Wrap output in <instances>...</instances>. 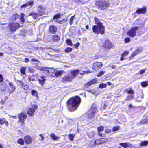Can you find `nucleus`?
<instances>
[{
    "mask_svg": "<svg viewBox=\"0 0 148 148\" xmlns=\"http://www.w3.org/2000/svg\"><path fill=\"white\" fill-rule=\"evenodd\" d=\"M20 84L21 85L22 88L25 90H27L28 89L29 87L26 84L23 83L20 81Z\"/></svg>",
    "mask_w": 148,
    "mask_h": 148,
    "instance_id": "nucleus-21",
    "label": "nucleus"
},
{
    "mask_svg": "<svg viewBox=\"0 0 148 148\" xmlns=\"http://www.w3.org/2000/svg\"><path fill=\"white\" fill-rule=\"evenodd\" d=\"M38 108L37 105H32L31 107L29 108L27 111V114L30 116H33L35 110Z\"/></svg>",
    "mask_w": 148,
    "mask_h": 148,
    "instance_id": "nucleus-5",
    "label": "nucleus"
},
{
    "mask_svg": "<svg viewBox=\"0 0 148 148\" xmlns=\"http://www.w3.org/2000/svg\"><path fill=\"white\" fill-rule=\"evenodd\" d=\"M40 79H38V80L39 81L40 83L42 85H43V83L46 80V79H45V78L42 77V76H41L40 77Z\"/></svg>",
    "mask_w": 148,
    "mask_h": 148,
    "instance_id": "nucleus-25",
    "label": "nucleus"
},
{
    "mask_svg": "<svg viewBox=\"0 0 148 148\" xmlns=\"http://www.w3.org/2000/svg\"><path fill=\"white\" fill-rule=\"evenodd\" d=\"M104 72L101 71L97 75V76L98 77H100L104 73Z\"/></svg>",
    "mask_w": 148,
    "mask_h": 148,
    "instance_id": "nucleus-52",
    "label": "nucleus"
},
{
    "mask_svg": "<svg viewBox=\"0 0 148 148\" xmlns=\"http://www.w3.org/2000/svg\"><path fill=\"white\" fill-rule=\"evenodd\" d=\"M146 11V8L144 7L142 8L139 9L136 11V13L138 14H144Z\"/></svg>",
    "mask_w": 148,
    "mask_h": 148,
    "instance_id": "nucleus-18",
    "label": "nucleus"
},
{
    "mask_svg": "<svg viewBox=\"0 0 148 148\" xmlns=\"http://www.w3.org/2000/svg\"><path fill=\"white\" fill-rule=\"evenodd\" d=\"M120 129V127L119 126L114 127L113 128V131L115 132L118 130Z\"/></svg>",
    "mask_w": 148,
    "mask_h": 148,
    "instance_id": "nucleus-42",
    "label": "nucleus"
},
{
    "mask_svg": "<svg viewBox=\"0 0 148 148\" xmlns=\"http://www.w3.org/2000/svg\"><path fill=\"white\" fill-rule=\"evenodd\" d=\"M26 69V67H23L21 69V73L23 74L25 73V71Z\"/></svg>",
    "mask_w": 148,
    "mask_h": 148,
    "instance_id": "nucleus-41",
    "label": "nucleus"
},
{
    "mask_svg": "<svg viewBox=\"0 0 148 148\" xmlns=\"http://www.w3.org/2000/svg\"><path fill=\"white\" fill-rule=\"evenodd\" d=\"M31 61L33 62H38V60L35 59H32L31 60Z\"/></svg>",
    "mask_w": 148,
    "mask_h": 148,
    "instance_id": "nucleus-60",
    "label": "nucleus"
},
{
    "mask_svg": "<svg viewBox=\"0 0 148 148\" xmlns=\"http://www.w3.org/2000/svg\"><path fill=\"white\" fill-rule=\"evenodd\" d=\"M119 145L124 148H127L130 147L131 148L133 147L132 144L129 143H120Z\"/></svg>",
    "mask_w": 148,
    "mask_h": 148,
    "instance_id": "nucleus-17",
    "label": "nucleus"
},
{
    "mask_svg": "<svg viewBox=\"0 0 148 148\" xmlns=\"http://www.w3.org/2000/svg\"><path fill=\"white\" fill-rule=\"evenodd\" d=\"M148 85V81L143 82L141 83V85L143 87H146Z\"/></svg>",
    "mask_w": 148,
    "mask_h": 148,
    "instance_id": "nucleus-37",
    "label": "nucleus"
},
{
    "mask_svg": "<svg viewBox=\"0 0 148 148\" xmlns=\"http://www.w3.org/2000/svg\"><path fill=\"white\" fill-rule=\"evenodd\" d=\"M25 16V14L24 13H22L21 14L20 17V19L21 22H23L25 21V19L24 17Z\"/></svg>",
    "mask_w": 148,
    "mask_h": 148,
    "instance_id": "nucleus-28",
    "label": "nucleus"
},
{
    "mask_svg": "<svg viewBox=\"0 0 148 148\" xmlns=\"http://www.w3.org/2000/svg\"><path fill=\"white\" fill-rule=\"evenodd\" d=\"M96 5L100 9H102L106 8L109 6L108 0H102L96 2Z\"/></svg>",
    "mask_w": 148,
    "mask_h": 148,
    "instance_id": "nucleus-3",
    "label": "nucleus"
},
{
    "mask_svg": "<svg viewBox=\"0 0 148 148\" xmlns=\"http://www.w3.org/2000/svg\"><path fill=\"white\" fill-rule=\"evenodd\" d=\"M33 4L34 2L33 1H28L27 3L22 5L21 7V9H22L27 8H29Z\"/></svg>",
    "mask_w": 148,
    "mask_h": 148,
    "instance_id": "nucleus-12",
    "label": "nucleus"
},
{
    "mask_svg": "<svg viewBox=\"0 0 148 148\" xmlns=\"http://www.w3.org/2000/svg\"><path fill=\"white\" fill-rule=\"evenodd\" d=\"M75 16H72L70 19V24L71 25L73 23V21L75 18Z\"/></svg>",
    "mask_w": 148,
    "mask_h": 148,
    "instance_id": "nucleus-45",
    "label": "nucleus"
},
{
    "mask_svg": "<svg viewBox=\"0 0 148 148\" xmlns=\"http://www.w3.org/2000/svg\"><path fill=\"white\" fill-rule=\"evenodd\" d=\"M80 101V98L77 96L70 98L67 102L69 109L71 111L75 110L79 105Z\"/></svg>",
    "mask_w": 148,
    "mask_h": 148,
    "instance_id": "nucleus-1",
    "label": "nucleus"
},
{
    "mask_svg": "<svg viewBox=\"0 0 148 148\" xmlns=\"http://www.w3.org/2000/svg\"><path fill=\"white\" fill-rule=\"evenodd\" d=\"M3 78L1 74H0V82H2L3 81Z\"/></svg>",
    "mask_w": 148,
    "mask_h": 148,
    "instance_id": "nucleus-56",
    "label": "nucleus"
},
{
    "mask_svg": "<svg viewBox=\"0 0 148 148\" xmlns=\"http://www.w3.org/2000/svg\"><path fill=\"white\" fill-rule=\"evenodd\" d=\"M17 142L18 144L22 145H23L24 144V140L21 138L18 139Z\"/></svg>",
    "mask_w": 148,
    "mask_h": 148,
    "instance_id": "nucleus-27",
    "label": "nucleus"
},
{
    "mask_svg": "<svg viewBox=\"0 0 148 148\" xmlns=\"http://www.w3.org/2000/svg\"><path fill=\"white\" fill-rule=\"evenodd\" d=\"M25 62H28L29 61V60L28 58H25Z\"/></svg>",
    "mask_w": 148,
    "mask_h": 148,
    "instance_id": "nucleus-62",
    "label": "nucleus"
},
{
    "mask_svg": "<svg viewBox=\"0 0 148 148\" xmlns=\"http://www.w3.org/2000/svg\"><path fill=\"white\" fill-rule=\"evenodd\" d=\"M101 42L103 43L102 47L105 49H110L112 47V45L108 40L106 41L103 40Z\"/></svg>",
    "mask_w": 148,
    "mask_h": 148,
    "instance_id": "nucleus-8",
    "label": "nucleus"
},
{
    "mask_svg": "<svg viewBox=\"0 0 148 148\" xmlns=\"http://www.w3.org/2000/svg\"><path fill=\"white\" fill-rule=\"evenodd\" d=\"M145 69L141 70L140 71V75L143 74V73H145Z\"/></svg>",
    "mask_w": 148,
    "mask_h": 148,
    "instance_id": "nucleus-55",
    "label": "nucleus"
},
{
    "mask_svg": "<svg viewBox=\"0 0 148 148\" xmlns=\"http://www.w3.org/2000/svg\"><path fill=\"white\" fill-rule=\"evenodd\" d=\"M73 80L72 78L71 77V75L69 73L67 75L63 77L62 79L61 82L64 83L70 82Z\"/></svg>",
    "mask_w": 148,
    "mask_h": 148,
    "instance_id": "nucleus-10",
    "label": "nucleus"
},
{
    "mask_svg": "<svg viewBox=\"0 0 148 148\" xmlns=\"http://www.w3.org/2000/svg\"><path fill=\"white\" fill-rule=\"evenodd\" d=\"M80 45V43H77L76 44H75L74 45V46L75 47H77L79 46Z\"/></svg>",
    "mask_w": 148,
    "mask_h": 148,
    "instance_id": "nucleus-57",
    "label": "nucleus"
},
{
    "mask_svg": "<svg viewBox=\"0 0 148 148\" xmlns=\"http://www.w3.org/2000/svg\"><path fill=\"white\" fill-rule=\"evenodd\" d=\"M137 29V27H132L127 32V35L131 37H134L136 35Z\"/></svg>",
    "mask_w": 148,
    "mask_h": 148,
    "instance_id": "nucleus-7",
    "label": "nucleus"
},
{
    "mask_svg": "<svg viewBox=\"0 0 148 148\" xmlns=\"http://www.w3.org/2000/svg\"><path fill=\"white\" fill-rule=\"evenodd\" d=\"M75 134H70L69 135V138L70 140L73 141L75 137Z\"/></svg>",
    "mask_w": 148,
    "mask_h": 148,
    "instance_id": "nucleus-33",
    "label": "nucleus"
},
{
    "mask_svg": "<svg viewBox=\"0 0 148 148\" xmlns=\"http://www.w3.org/2000/svg\"><path fill=\"white\" fill-rule=\"evenodd\" d=\"M130 38H127L125 39V41L126 43L129 42L130 41Z\"/></svg>",
    "mask_w": 148,
    "mask_h": 148,
    "instance_id": "nucleus-51",
    "label": "nucleus"
},
{
    "mask_svg": "<svg viewBox=\"0 0 148 148\" xmlns=\"http://www.w3.org/2000/svg\"><path fill=\"white\" fill-rule=\"evenodd\" d=\"M95 144L96 145L101 144V143L100 139L96 140L95 142Z\"/></svg>",
    "mask_w": 148,
    "mask_h": 148,
    "instance_id": "nucleus-46",
    "label": "nucleus"
},
{
    "mask_svg": "<svg viewBox=\"0 0 148 148\" xmlns=\"http://www.w3.org/2000/svg\"><path fill=\"white\" fill-rule=\"evenodd\" d=\"M133 97L132 95H129L127 97V98L126 99V100L127 101H128L130 99H133Z\"/></svg>",
    "mask_w": 148,
    "mask_h": 148,
    "instance_id": "nucleus-43",
    "label": "nucleus"
},
{
    "mask_svg": "<svg viewBox=\"0 0 148 148\" xmlns=\"http://www.w3.org/2000/svg\"><path fill=\"white\" fill-rule=\"evenodd\" d=\"M10 88H11V90H10V93H12L14 92L15 88L13 86H12Z\"/></svg>",
    "mask_w": 148,
    "mask_h": 148,
    "instance_id": "nucleus-50",
    "label": "nucleus"
},
{
    "mask_svg": "<svg viewBox=\"0 0 148 148\" xmlns=\"http://www.w3.org/2000/svg\"><path fill=\"white\" fill-rule=\"evenodd\" d=\"M60 14H58L55 15L53 17V19H55L58 18H59L60 17Z\"/></svg>",
    "mask_w": 148,
    "mask_h": 148,
    "instance_id": "nucleus-49",
    "label": "nucleus"
},
{
    "mask_svg": "<svg viewBox=\"0 0 148 148\" xmlns=\"http://www.w3.org/2000/svg\"><path fill=\"white\" fill-rule=\"evenodd\" d=\"M79 73V70H75L71 71L69 74L71 75V77H72V79L75 78L76 76Z\"/></svg>",
    "mask_w": 148,
    "mask_h": 148,
    "instance_id": "nucleus-13",
    "label": "nucleus"
},
{
    "mask_svg": "<svg viewBox=\"0 0 148 148\" xmlns=\"http://www.w3.org/2000/svg\"><path fill=\"white\" fill-rule=\"evenodd\" d=\"M40 69L41 70L45 71L48 72H49V71L47 68L42 67Z\"/></svg>",
    "mask_w": 148,
    "mask_h": 148,
    "instance_id": "nucleus-48",
    "label": "nucleus"
},
{
    "mask_svg": "<svg viewBox=\"0 0 148 148\" xmlns=\"http://www.w3.org/2000/svg\"><path fill=\"white\" fill-rule=\"evenodd\" d=\"M106 84L104 83H101L99 85V87L100 88H106Z\"/></svg>",
    "mask_w": 148,
    "mask_h": 148,
    "instance_id": "nucleus-34",
    "label": "nucleus"
},
{
    "mask_svg": "<svg viewBox=\"0 0 148 148\" xmlns=\"http://www.w3.org/2000/svg\"><path fill=\"white\" fill-rule=\"evenodd\" d=\"M88 135L90 138H92L94 137L95 133L93 131H91L88 132Z\"/></svg>",
    "mask_w": 148,
    "mask_h": 148,
    "instance_id": "nucleus-31",
    "label": "nucleus"
},
{
    "mask_svg": "<svg viewBox=\"0 0 148 148\" xmlns=\"http://www.w3.org/2000/svg\"><path fill=\"white\" fill-rule=\"evenodd\" d=\"M67 21V19H63L62 21L59 20L57 21L58 23H63L66 22Z\"/></svg>",
    "mask_w": 148,
    "mask_h": 148,
    "instance_id": "nucleus-44",
    "label": "nucleus"
},
{
    "mask_svg": "<svg viewBox=\"0 0 148 148\" xmlns=\"http://www.w3.org/2000/svg\"><path fill=\"white\" fill-rule=\"evenodd\" d=\"M14 16H15V18H19V16L17 14H13Z\"/></svg>",
    "mask_w": 148,
    "mask_h": 148,
    "instance_id": "nucleus-58",
    "label": "nucleus"
},
{
    "mask_svg": "<svg viewBox=\"0 0 148 148\" xmlns=\"http://www.w3.org/2000/svg\"><path fill=\"white\" fill-rule=\"evenodd\" d=\"M50 136L53 140H57L60 138L59 137L56 136L55 134L53 133L50 134Z\"/></svg>",
    "mask_w": 148,
    "mask_h": 148,
    "instance_id": "nucleus-23",
    "label": "nucleus"
},
{
    "mask_svg": "<svg viewBox=\"0 0 148 148\" xmlns=\"http://www.w3.org/2000/svg\"><path fill=\"white\" fill-rule=\"evenodd\" d=\"M6 120L4 118H2L0 119V124L1 125L5 123Z\"/></svg>",
    "mask_w": 148,
    "mask_h": 148,
    "instance_id": "nucleus-36",
    "label": "nucleus"
},
{
    "mask_svg": "<svg viewBox=\"0 0 148 148\" xmlns=\"http://www.w3.org/2000/svg\"><path fill=\"white\" fill-rule=\"evenodd\" d=\"M110 67L111 68V69H115L116 68V67L115 65H112L110 66Z\"/></svg>",
    "mask_w": 148,
    "mask_h": 148,
    "instance_id": "nucleus-61",
    "label": "nucleus"
},
{
    "mask_svg": "<svg viewBox=\"0 0 148 148\" xmlns=\"http://www.w3.org/2000/svg\"><path fill=\"white\" fill-rule=\"evenodd\" d=\"M95 21L97 25H94L92 27L93 31L95 34H104L105 27L103 26V23L100 22L99 19L97 17L94 18Z\"/></svg>",
    "mask_w": 148,
    "mask_h": 148,
    "instance_id": "nucleus-2",
    "label": "nucleus"
},
{
    "mask_svg": "<svg viewBox=\"0 0 148 148\" xmlns=\"http://www.w3.org/2000/svg\"><path fill=\"white\" fill-rule=\"evenodd\" d=\"M24 140L27 144H30L33 141L32 138L29 135L25 136L24 137Z\"/></svg>",
    "mask_w": 148,
    "mask_h": 148,
    "instance_id": "nucleus-14",
    "label": "nucleus"
},
{
    "mask_svg": "<svg viewBox=\"0 0 148 148\" xmlns=\"http://www.w3.org/2000/svg\"><path fill=\"white\" fill-rule=\"evenodd\" d=\"M45 9L41 6H39L37 8L38 12L40 16H42L44 12Z\"/></svg>",
    "mask_w": 148,
    "mask_h": 148,
    "instance_id": "nucleus-16",
    "label": "nucleus"
},
{
    "mask_svg": "<svg viewBox=\"0 0 148 148\" xmlns=\"http://www.w3.org/2000/svg\"><path fill=\"white\" fill-rule=\"evenodd\" d=\"M60 39V37L58 35H55L53 36V39L54 41L58 40Z\"/></svg>",
    "mask_w": 148,
    "mask_h": 148,
    "instance_id": "nucleus-30",
    "label": "nucleus"
},
{
    "mask_svg": "<svg viewBox=\"0 0 148 148\" xmlns=\"http://www.w3.org/2000/svg\"><path fill=\"white\" fill-rule=\"evenodd\" d=\"M72 50V49L70 47L67 48L65 50V51L66 52H71Z\"/></svg>",
    "mask_w": 148,
    "mask_h": 148,
    "instance_id": "nucleus-47",
    "label": "nucleus"
},
{
    "mask_svg": "<svg viewBox=\"0 0 148 148\" xmlns=\"http://www.w3.org/2000/svg\"><path fill=\"white\" fill-rule=\"evenodd\" d=\"M124 56H123V55H121V57L120 58V60L121 61H122L123 60H124V58H123Z\"/></svg>",
    "mask_w": 148,
    "mask_h": 148,
    "instance_id": "nucleus-64",
    "label": "nucleus"
},
{
    "mask_svg": "<svg viewBox=\"0 0 148 148\" xmlns=\"http://www.w3.org/2000/svg\"><path fill=\"white\" fill-rule=\"evenodd\" d=\"M26 115L24 114L20 113L18 116L19 123H20L22 126H23L25 124L24 121L27 118Z\"/></svg>",
    "mask_w": 148,
    "mask_h": 148,
    "instance_id": "nucleus-6",
    "label": "nucleus"
},
{
    "mask_svg": "<svg viewBox=\"0 0 148 148\" xmlns=\"http://www.w3.org/2000/svg\"><path fill=\"white\" fill-rule=\"evenodd\" d=\"M38 14L35 13H31L29 16H32L34 19H35L37 16Z\"/></svg>",
    "mask_w": 148,
    "mask_h": 148,
    "instance_id": "nucleus-39",
    "label": "nucleus"
},
{
    "mask_svg": "<svg viewBox=\"0 0 148 148\" xmlns=\"http://www.w3.org/2000/svg\"><path fill=\"white\" fill-rule=\"evenodd\" d=\"M101 144L104 143L106 142V140L104 138L101 139Z\"/></svg>",
    "mask_w": 148,
    "mask_h": 148,
    "instance_id": "nucleus-53",
    "label": "nucleus"
},
{
    "mask_svg": "<svg viewBox=\"0 0 148 148\" xmlns=\"http://www.w3.org/2000/svg\"><path fill=\"white\" fill-rule=\"evenodd\" d=\"M141 146H147L148 145V141L144 140L141 141L140 144Z\"/></svg>",
    "mask_w": 148,
    "mask_h": 148,
    "instance_id": "nucleus-22",
    "label": "nucleus"
},
{
    "mask_svg": "<svg viewBox=\"0 0 148 148\" xmlns=\"http://www.w3.org/2000/svg\"><path fill=\"white\" fill-rule=\"evenodd\" d=\"M38 92L35 90H33L31 91L32 95L34 96H35L38 99Z\"/></svg>",
    "mask_w": 148,
    "mask_h": 148,
    "instance_id": "nucleus-24",
    "label": "nucleus"
},
{
    "mask_svg": "<svg viewBox=\"0 0 148 148\" xmlns=\"http://www.w3.org/2000/svg\"><path fill=\"white\" fill-rule=\"evenodd\" d=\"M148 122V116H147L142 121H141V124L146 123Z\"/></svg>",
    "mask_w": 148,
    "mask_h": 148,
    "instance_id": "nucleus-29",
    "label": "nucleus"
},
{
    "mask_svg": "<svg viewBox=\"0 0 148 148\" xmlns=\"http://www.w3.org/2000/svg\"><path fill=\"white\" fill-rule=\"evenodd\" d=\"M140 51L139 49H138L136 51L133 52L131 55V56L134 57L136 55L139 53Z\"/></svg>",
    "mask_w": 148,
    "mask_h": 148,
    "instance_id": "nucleus-26",
    "label": "nucleus"
},
{
    "mask_svg": "<svg viewBox=\"0 0 148 148\" xmlns=\"http://www.w3.org/2000/svg\"><path fill=\"white\" fill-rule=\"evenodd\" d=\"M127 93L128 94H131V95H133L134 94V91L132 89H131L130 90H127Z\"/></svg>",
    "mask_w": 148,
    "mask_h": 148,
    "instance_id": "nucleus-40",
    "label": "nucleus"
},
{
    "mask_svg": "<svg viewBox=\"0 0 148 148\" xmlns=\"http://www.w3.org/2000/svg\"><path fill=\"white\" fill-rule=\"evenodd\" d=\"M57 31V28L54 25L50 26L49 28V32L52 34H55Z\"/></svg>",
    "mask_w": 148,
    "mask_h": 148,
    "instance_id": "nucleus-15",
    "label": "nucleus"
},
{
    "mask_svg": "<svg viewBox=\"0 0 148 148\" xmlns=\"http://www.w3.org/2000/svg\"><path fill=\"white\" fill-rule=\"evenodd\" d=\"M19 23L16 22L10 23L8 25L10 30L12 32L15 31L19 27Z\"/></svg>",
    "mask_w": 148,
    "mask_h": 148,
    "instance_id": "nucleus-4",
    "label": "nucleus"
},
{
    "mask_svg": "<svg viewBox=\"0 0 148 148\" xmlns=\"http://www.w3.org/2000/svg\"><path fill=\"white\" fill-rule=\"evenodd\" d=\"M92 73V72L89 70H87L85 71H83L82 73H80V74L81 75H83L84 74H87Z\"/></svg>",
    "mask_w": 148,
    "mask_h": 148,
    "instance_id": "nucleus-32",
    "label": "nucleus"
},
{
    "mask_svg": "<svg viewBox=\"0 0 148 148\" xmlns=\"http://www.w3.org/2000/svg\"><path fill=\"white\" fill-rule=\"evenodd\" d=\"M66 43L69 45L72 46L73 45V44L71 41L69 39L66 40Z\"/></svg>",
    "mask_w": 148,
    "mask_h": 148,
    "instance_id": "nucleus-35",
    "label": "nucleus"
},
{
    "mask_svg": "<svg viewBox=\"0 0 148 148\" xmlns=\"http://www.w3.org/2000/svg\"><path fill=\"white\" fill-rule=\"evenodd\" d=\"M129 53V51H125L123 54H122V55H123V56H125L128 55Z\"/></svg>",
    "mask_w": 148,
    "mask_h": 148,
    "instance_id": "nucleus-54",
    "label": "nucleus"
},
{
    "mask_svg": "<svg viewBox=\"0 0 148 148\" xmlns=\"http://www.w3.org/2000/svg\"><path fill=\"white\" fill-rule=\"evenodd\" d=\"M64 73V72L63 71L58 70L55 72V74L56 77H58L62 75Z\"/></svg>",
    "mask_w": 148,
    "mask_h": 148,
    "instance_id": "nucleus-19",
    "label": "nucleus"
},
{
    "mask_svg": "<svg viewBox=\"0 0 148 148\" xmlns=\"http://www.w3.org/2000/svg\"><path fill=\"white\" fill-rule=\"evenodd\" d=\"M96 110V107H91V108L88 112V116L89 118H92L94 117Z\"/></svg>",
    "mask_w": 148,
    "mask_h": 148,
    "instance_id": "nucleus-11",
    "label": "nucleus"
},
{
    "mask_svg": "<svg viewBox=\"0 0 148 148\" xmlns=\"http://www.w3.org/2000/svg\"><path fill=\"white\" fill-rule=\"evenodd\" d=\"M111 130L109 129H107V130H106V132L107 133H110L111 132Z\"/></svg>",
    "mask_w": 148,
    "mask_h": 148,
    "instance_id": "nucleus-63",
    "label": "nucleus"
},
{
    "mask_svg": "<svg viewBox=\"0 0 148 148\" xmlns=\"http://www.w3.org/2000/svg\"><path fill=\"white\" fill-rule=\"evenodd\" d=\"M102 65L103 64L101 62H96L93 63L92 68L94 70L97 71L100 69Z\"/></svg>",
    "mask_w": 148,
    "mask_h": 148,
    "instance_id": "nucleus-9",
    "label": "nucleus"
},
{
    "mask_svg": "<svg viewBox=\"0 0 148 148\" xmlns=\"http://www.w3.org/2000/svg\"><path fill=\"white\" fill-rule=\"evenodd\" d=\"M98 132L99 133L100 132L103 131L104 130V127L103 126H101L97 128Z\"/></svg>",
    "mask_w": 148,
    "mask_h": 148,
    "instance_id": "nucleus-38",
    "label": "nucleus"
},
{
    "mask_svg": "<svg viewBox=\"0 0 148 148\" xmlns=\"http://www.w3.org/2000/svg\"><path fill=\"white\" fill-rule=\"evenodd\" d=\"M97 82V79H93L89 82L87 84H86V85L90 86L96 83Z\"/></svg>",
    "mask_w": 148,
    "mask_h": 148,
    "instance_id": "nucleus-20",
    "label": "nucleus"
},
{
    "mask_svg": "<svg viewBox=\"0 0 148 148\" xmlns=\"http://www.w3.org/2000/svg\"><path fill=\"white\" fill-rule=\"evenodd\" d=\"M39 136L41 138V140L42 141H43L44 139V137H43L42 135V134H40Z\"/></svg>",
    "mask_w": 148,
    "mask_h": 148,
    "instance_id": "nucleus-59",
    "label": "nucleus"
}]
</instances>
